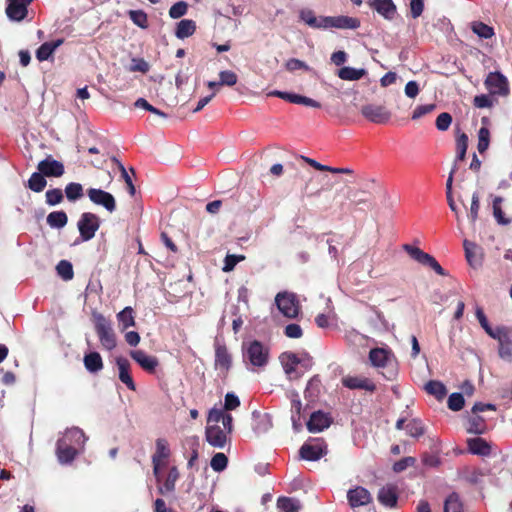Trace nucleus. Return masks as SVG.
Listing matches in <instances>:
<instances>
[{"mask_svg": "<svg viewBox=\"0 0 512 512\" xmlns=\"http://www.w3.org/2000/svg\"><path fill=\"white\" fill-rule=\"evenodd\" d=\"M88 437L78 427H71L60 434L56 443V457L61 465L71 464L84 451Z\"/></svg>", "mask_w": 512, "mask_h": 512, "instance_id": "obj_1", "label": "nucleus"}, {"mask_svg": "<svg viewBox=\"0 0 512 512\" xmlns=\"http://www.w3.org/2000/svg\"><path fill=\"white\" fill-rule=\"evenodd\" d=\"M232 421V416L223 409L212 408L207 417L206 441L215 448H224L233 430Z\"/></svg>", "mask_w": 512, "mask_h": 512, "instance_id": "obj_2", "label": "nucleus"}, {"mask_svg": "<svg viewBox=\"0 0 512 512\" xmlns=\"http://www.w3.org/2000/svg\"><path fill=\"white\" fill-rule=\"evenodd\" d=\"M371 365L382 370V375L387 380H393L398 374V363L390 349L373 348L369 352Z\"/></svg>", "mask_w": 512, "mask_h": 512, "instance_id": "obj_3", "label": "nucleus"}, {"mask_svg": "<svg viewBox=\"0 0 512 512\" xmlns=\"http://www.w3.org/2000/svg\"><path fill=\"white\" fill-rule=\"evenodd\" d=\"M92 318L101 346L108 351L113 350L117 345V339L112 323L98 312H93Z\"/></svg>", "mask_w": 512, "mask_h": 512, "instance_id": "obj_4", "label": "nucleus"}, {"mask_svg": "<svg viewBox=\"0 0 512 512\" xmlns=\"http://www.w3.org/2000/svg\"><path fill=\"white\" fill-rule=\"evenodd\" d=\"M243 361L255 367H264L268 363L269 350L261 342L254 340L242 345Z\"/></svg>", "mask_w": 512, "mask_h": 512, "instance_id": "obj_5", "label": "nucleus"}, {"mask_svg": "<svg viewBox=\"0 0 512 512\" xmlns=\"http://www.w3.org/2000/svg\"><path fill=\"white\" fill-rule=\"evenodd\" d=\"M492 339L498 342V355L505 362H512V328L497 326Z\"/></svg>", "mask_w": 512, "mask_h": 512, "instance_id": "obj_6", "label": "nucleus"}, {"mask_svg": "<svg viewBox=\"0 0 512 512\" xmlns=\"http://www.w3.org/2000/svg\"><path fill=\"white\" fill-rule=\"evenodd\" d=\"M100 218L91 212H84L77 223L79 234L82 241H89L94 238L100 227Z\"/></svg>", "mask_w": 512, "mask_h": 512, "instance_id": "obj_7", "label": "nucleus"}, {"mask_svg": "<svg viewBox=\"0 0 512 512\" xmlns=\"http://www.w3.org/2000/svg\"><path fill=\"white\" fill-rule=\"evenodd\" d=\"M275 303L283 316L287 318H295L298 316L300 306L298 299L294 293H278L275 297Z\"/></svg>", "mask_w": 512, "mask_h": 512, "instance_id": "obj_8", "label": "nucleus"}, {"mask_svg": "<svg viewBox=\"0 0 512 512\" xmlns=\"http://www.w3.org/2000/svg\"><path fill=\"white\" fill-rule=\"evenodd\" d=\"M403 249L409 254V256L417 261L418 263L428 266L433 269L438 275H446L444 269L436 261V259L430 254L422 251L420 248L412 246L410 244H404Z\"/></svg>", "mask_w": 512, "mask_h": 512, "instance_id": "obj_9", "label": "nucleus"}, {"mask_svg": "<svg viewBox=\"0 0 512 512\" xmlns=\"http://www.w3.org/2000/svg\"><path fill=\"white\" fill-rule=\"evenodd\" d=\"M484 84L491 95L505 97L510 93L508 80L500 72H490L487 75Z\"/></svg>", "mask_w": 512, "mask_h": 512, "instance_id": "obj_10", "label": "nucleus"}, {"mask_svg": "<svg viewBox=\"0 0 512 512\" xmlns=\"http://www.w3.org/2000/svg\"><path fill=\"white\" fill-rule=\"evenodd\" d=\"M361 114L369 121L376 124H385L391 118V112L382 105L367 104L362 106Z\"/></svg>", "mask_w": 512, "mask_h": 512, "instance_id": "obj_11", "label": "nucleus"}, {"mask_svg": "<svg viewBox=\"0 0 512 512\" xmlns=\"http://www.w3.org/2000/svg\"><path fill=\"white\" fill-rule=\"evenodd\" d=\"M87 196L93 204L102 206L109 213H112L116 210L115 198L109 192H106L102 189L90 188L87 190Z\"/></svg>", "mask_w": 512, "mask_h": 512, "instance_id": "obj_12", "label": "nucleus"}, {"mask_svg": "<svg viewBox=\"0 0 512 512\" xmlns=\"http://www.w3.org/2000/svg\"><path fill=\"white\" fill-rule=\"evenodd\" d=\"M6 15L10 21L20 22L24 20L28 14V6L33 0H6Z\"/></svg>", "mask_w": 512, "mask_h": 512, "instance_id": "obj_13", "label": "nucleus"}, {"mask_svg": "<svg viewBox=\"0 0 512 512\" xmlns=\"http://www.w3.org/2000/svg\"><path fill=\"white\" fill-rule=\"evenodd\" d=\"M279 360L289 379H298L303 375V372H299L298 354L284 352L280 355Z\"/></svg>", "mask_w": 512, "mask_h": 512, "instance_id": "obj_14", "label": "nucleus"}, {"mask_svg": "<svg viewBox=\"0 0 512 512\" xmlns=\"http://www.w3.org/2000/svg\"><path fill=\"white\" fill-rule=\"evenodd\" d=\"M299 19L312 29H328V16H317L309 8H303L299 11Z\"/></svg>", "mask_w": 512, "mask_h": 512, "instance_id": "obj_15", "label": "nucleus"}, {"mask_svg": "<svg viewBox=\"0 0 512 512\" xmlns=\"http://www.w3.org/2000/svg\"><path fill=\"white\" fill-rule=\"evenodd\" d=\"M300 457L307 461H317L326 454V447L319 441L306 442L300 448Z\"/></svg>", "mask_w": 512, "mask_h": 512, "instance_id": "obj_16", "label": "nucleus"}, {"mask_svg": "<svg viewBox=\"0 0 512 512\" xmlns=\"http://www.w3.org/2000/svg\"><path fill=\"white\" fill-rule=\"evenodd\" d=\"M38 170L46 177H60L64 174V165L51 157L38 163Z\"/></svg>", "mask_w": 512, "mask_h": 512, "instance_id": "obj_17", "label": "nucleus"}, {"mask_svg": "<svg viewBox=\"0 0 512 512\" xmlns=\"http://www.w3.org/2000/svg\"><path fill=\"white\" fill-rule=\"evenodd\" d=\"M360 20L356 17H350L345 15L328 16V29H350L355 30L360 27Z\"/></svg>", "mask_w": 512, "mask_h": 512, "instance_id": "obj_18", "label": "nucleus"}, {"mask_svg": "<svg viewBox=\"0 0 512 512\" xmlns=\"http://www.w3.org/2000/svg\"><path fill=\"white\" fill-rule=\"evenodd\" d=\"M129 355L142 369H144L147 372H154V370L158 366L157 358L148 355L143 350H131Z\"/></svg>", "mask_w": 512, "mask_h": 512, "instance_id": "obj_19", "label": "nucleus"}, {"mask_svg": "<svg viewBox=\"0 0 512 512\" xmlns=\"http://www.w3.org/2000/svg\"><path fill=\"white\" fill-rule=\"evenodd\" d=\"M331 424V418L322 411L313 412L307 422V429L311 433H318L328 428Z\"/></svg>", "mask_w": 512, "mask_h": 512, "instance_id": "obj_20", "label": "nucleus"}, {"mask_svg": "<svg viewBox=\"0 0 512 512\" xmlns=\"http://www.w3.org/2000/svg\"><path fill=\"white\" fill-rule=\"evenodd\" d=\"M347 499L351 507L355 508L369 504L372 497L367 489L363 487H356L347 492Z\"/></svg>", "mask_w": 512, "mask_h": 512, "instance_id": "obj_21", "label": "nucleus"}, {"mask_svg": "<svg viewBox=\"0 0 512 512\" xmlns=\"http://www.w3.org/2000/svg\"><path fill=\"white\" fill-rule=\"evenodd\" d=\"M116 365L118 368V377L122 383H124L127 388L131 391H135L136 385L132 379L131 373H130V363L129 361L124 357H117L116 358Z\"/></svg>", "mask_w": 512, "mask_h": 512, "instance_id": "obj_22", "label": "nucleus"}, {"mask_svg": "<svg viewBox=\"0 0 512 512\" xmlns=\"http://www.w3.org/2000/svg\"><path fill=\"white\" fill-rule=\"evenodd\" d=\"M342 384L349 389H363L374 391L376 386L368 378L362 376H346L342 379Z\"/></svg>", "mask_w": 512, "mask_h": 512, "instance_id": "obj_23", "label": "nucleus"}, {"mask_svg": "<svg viewBox=\"0 0 512 512\" xmlns=\"http://www.w3.org/2000/svg\"><path fill=\"white\" fill-rule=\"evenodd\" d=\"M379 502L386 507H394L397 504L398 495L394 485H386L378 492Z\"/></svg>", "mask_w": 512, "mask_h": 512, "instance_id": "obj_24", "label": "nucleus"}, {"mask_svg": "<svg viewBox=\"0 0 512 512\" xmlns=\"http://www.w3.org/2000/svg\"><path fill=\"white\" fill-rule=\"evenodd\" d=\"M370 6L388 20L393 19L396 13V6L392 0H372Z\"/></svg>", "mask_w": 512, "mask_h": 512, "instance_id": "obj_25", "label": "nucleus"}, {"mask_svg": "<svg viewBox=\"0 0 512 512\" xmlns=\"http://www.w3.org/2000/svg\"><path fill=\"white\" fill-rule=\"evenodd\" d=\"M469 452L475 455L486 456L491 452L490 445L482 438H471L467 440Z\"/></svg>", "mask_w": 512, "mask_h": 512, "instance_id": "obj_26", "label": "nucleus"}, {"mask_svg": "<svg viewBox=\"0 0 512 512\" xmlns=\"http://www.w3.org/2000/svg\"><path fill=\"white\" fill-rule=\"evenodd\" d=\"M231 366V356L227 351V348L222 345H218L215 350V367L222 371H227Z\"/></svg>", "mask_w": 512, "mask_h": 512, "instance_id": "obj_27", "label": "nucleus"}, {"mask_svg": "<svg viewBox=\"0 0 512 512\" xmlns=\"http://www.w3.org/2000/svg\"><path fill=\"white\" fill-rule=\"evenodd\" d=\"M456 170H457V166L455 163L451 172L449 173V176L446 181V197H447V202H448L449 208L451 209V211H453L455 213L457 222L460 225L461 220H460V216H459V210L455 204V201L453 199V194H452L453 177H454V173L456 172Z\"/></svg>", "mask_w": 512, "mask_h": 512, "instance_id": "obj_28", "label": "nucleus"}, {"mask_svg": "<svg viewBox=\"0 0 512 512\" xmlns=\"http://www.w3.org/2000/svg\"><path fill=\"white\" fill-rule=\"evenodd\" d=\"M63 40L57 39L52 42L43 43L36 51V57L39 61H46L54 53V51L62 45Z\"/></svg>", "mask_w": 512, "mask_h": 512, "instance_id": "obj_29", "label": "nucleus"}, {"mask_svg": "<svg viewBox=\"0 0 512 512\" xmlns=\"http://www.w3.org/2000/svg\"><path fill=\"white\" fill-rule=\"evenodd\" d=\"M84 366L90 373H97L103 368V361L98 352H90L84 356Z\"/></svg>", "mask_w": 512, "mask_h": 512, "instance_id": "obj_30", "label": "nucleus"}, {"mask_svg": "<svg viewBox=\"0 0 512 512\" xmlns=\"http://www.w3.org/2000/svg\"><path fill=\"white\" fill-rule=\"evenodd\" d=\"M117 321L122 331H125L129 327L135 326V317L132 307L127 306L121 310L117 315Z\"/></svg>", "mask_w": 512, "mask_h": 512, "instance_id": "obj_31", "label": "nucleus"}, {"mask_svg": "<svg viewBox=\"0 0 512 512\" xmlns=\"http://www.w3.org/2000/svg\"><path fill=\"white\" fill-rule=\"evenodd\" d=\"M196 30V23L190 19H183L177 23L175 36L178 39H185L194 34Z\"/></svg>", "mask_w": 512, "mask_h": 512, "instance_id": "obj_32", "label": "nucleus"}, {"mask_svg": "<svg viewBox=\"0 0 512 512\" xmlns=\"http://www.w3.org/2000/svg\"><path fill=\"white\" fill-rule=\"evenodd\" d=\"M170 456V448L166 439L159 438L156 440V451L152 456V462L166 463Z\"/></svg>", "mask_w": 512, "mask_h": 512, "instance_id": "obj_33", "label": "nucleus"}, {"mask_svg": "<svg viewBox=\"0 0 512 512\" xmlns=\"http://www.w3.org/2000/svg\"><path fill=\"white\" fill-rule=\"evenodd\" d=\"M366 70L363 68L357 69L349 66L339 69L337 75L340 79L346 81H357L366 75Z\"/></svg>", "mask_w": 512, "mask_h": 512, "instance_id": "obj_34", "label": "nucleus"}, {"mask_svg": "<svg viewBox=\"0 0 512 512\" xmlns=\"http://www.w3.org/2000/svg\"><path fill=\"white\" fill-rule=\"evenodd\" d=\"M46 221L51 228L61 229L66 226L68 217L64 211H53L48 214Z\"/></svg>", "mask_w": 512, "mask_h": 512, "instance_id": "obj_35", "label": "nucleus"}, {"mask_svg": "<svg viewBox=\"0 0 512 512\" xmlns=\"http://www.w3.org/2000/svg\"><path fill=\"white\" fill-rule=\"evenodd\" d=\"M277 507L282 512H299L300 502L291 497H279Z\"/></svg>", "mask_w": 512, "mask_h": 512, "instance_id": "obj_36", "label": "nucleus"}, {"mask_svg": "<svg viewBox=\"0 0 512 512\" xmlns=\"http://www.w3.org/2000/svg\"><path fill=\"white\" fill-rule=\"evenodd\" d=\"M427 393L435 396L438 400H442L446 394L447 389L445 385L440 381L431 380L425 385Z\"/></svg>", "mask_w": 512, "mask_h": 512, "instance_id": "obj_37", "label": "nucleus"}, {"mask_svg": "<svg viewBox=\"0 0 512 512\" xmlns=\"http://www.w3.org/2000/svg\"><path fill=\"white\" fill-rule=\"evenodd\" d=\"M64 192L66 198L71 202L79 200L84 195L83 186L80 183L76 182H71L67 184Z\"/></svg>", "mask_w": 512, "mask_h": 512, "instance_id": "obj_38", "label": "nucleus"}, {"mask_svg": "<svg viewBox=\"0 0 512 512\" xmlns=\"http://www.w3.org/2000/svg\"><path fill=\"white\" fill-rule=\"evenodd\" d=\"M46 185L47 181L45 176L40 171L32 173L28 180L29 189L37 193L43 191Z\"/></svg>", "mask_w": 512, "mask_h": 512, "instance_id": "obj_39", "label": "nucleus"}, {"mask_svg": "<svg viewBox=\"0 0 512 512\" xmlns=\"http://www.w3.org/2000/svg\"><path fill=\"white\" fill-rule=\"evenodd\" d=\"M179 478V472L176 467H172L166 477L162 487L159 488L160 493L172 492L175 489V484Z\"/></svg>", "mask_w": 512, "mask_h": 512, "instance_id": "obj_40", "label": "nucleus"}, {"mask_svg": "<svg viewBox=\"0 0 512 512\" xmlns=\"http://www.w3.org/2000/svg\"><path fill=\"white\" fill-rule=\"evenodd\" d=\"M444 512H463V504L458 494L451 493L445 500Z\"/></svg>", "mask_w": 512, "mask_h": 512, "instance_id": "obj_41", "label": "nucleus"}, {"mask_svg": "<svg viewBox=\"0 0 512 512\" xmlns=\"http://www.w3.org/2000/svg\"><path fill=\"white\" fill-rule=\"evenodd\" d=\"M407 434L411 437L418 438L425 432L423 423L418 419H412L405 425Z\"/></svg>", "mask_w": 512, "mask_h": 512, "instance_id": "obj_42", "label": "nucleus"}, {"mask_svg": "<svg viewBox=\"0 0 512 512\" xmlns=\"http://www.w3.org/2000/svg\"><path fill=\"white\" fill-rule=\"evenodd\" d=\"M468 148V136L465 133L458 134L456 138V161L464 160Z\"/></svg>", "mask_w": 512, "mask_h": 512, "instance_id": "obj_43", "label": "nucleus"}, {"mask_svg": "<svg viewBox=\"0 0 512 512\" xmlns=\"http://www.w3.org/2000/svg\"><path fill=\"white\" fill-rule=\"evenodd\" d=\"M56 270L58 275L65 281L71 280L74 276L72 264L67 260H61Z\"/></svg>", "mask_w": 512, "mask_h": 512, "instance_id": "obj_44", "label": "nucleus"}, {"mask_svg": "<svg viewBox=\"0 0 512 512\" xmlns=\"http://www.w3.org/2000/svg\"><path fill=\"white\" fill-rule=\"evenodd\" d=\"M475 316H476L477 320L479 321V324L481 325V327L484 329V331L490 337H492L495 333L496 327H492L489 324L488 319H487L486 315L484 314V311L481 307H479V306L476 307Z\"/></svg>", "mask_w": 512, "mask_h": 512, "instance_id": "obj_45", "label": "nucleus"}, {"mask_svg": "<svg viewBox=\"0 0 512 512\" xmlns=\"http://www.w3.org/2000/svg\"><path fill=\"white\" fill-rule=\"evenodd\" d=\"M479 209H480V196L477 192H474L472 194L471 205H470V209H469V213H468V218H469L472 226L475 225V223L478 219Z\"/></svg>", "mask_w": 512, "mask_h": 512, "instance_id": "obj_46", "label": "nucleus"}, {"mask_svg": "<svg viewBox=\"0 0 512 512\" xmlns=\"http://www.w3.org/2000/svg\"><path fill=\"white\" fill-rule=\"evenodd\" d=\"M490 143V131L487 127H481L478 131V145L477 149L479 153H484Z\"/></svg>", "mask_w": 512, "mask_h": 512, "instance_id": "obj_47", "label": "nucleus"}, {"mask_svg": "<svg viewBox=\"0 0 512 512\" xmlns=\"http://www.w3.org/2000/svg\"><path fill=\"white\" fill-rule=\"evenodd\" d=\"M485 423L482 417L476 416L469 420L467 432L470 434L480 435L485 432Z\"/></svg>", "mask_w": 512, "mask_h": 512, "instance_id": "obj_48", "label": "nucleus"}, {"mask_svg": "<svg viewBox=\"0 0 512 512\" xmlns=\"http://www.w3.org/2000/svg\"><path fill=\"white\" fill-rule=\"evenodd\" d=\"M472 30L475 34L484 39L491 38L494 35L492 27L482 22H474L472 25Z\"/></svg>", "mask_w": 512, "mask_h": 512, "instance_id": "obj_49", "label": "nucleus"}, {"mask_svg": "<svg viewBox=\"0 0 512 512\" xmlns=\"http://www.w3.org/2000/svg\"><path fill=\"white\" fill-rule=\"evenodd\" d=\"M228 464V458L224 453H216L210 462L211 468L215 472H221L223 471Z\"/></svg>", "mask_w": 512, "mask_h": 512, "instance_id": "obj_50", "label": "nucleus"}, {"mask_svg": "<svg viewBox=\"0 0 512 512\" xmlns=\"http://www.w3.org/2000/svg\"><path fill=\"white\" fill-rule=\"evenodd\" d=\"M45 198L49 206H55L62 202L63 192L59 188L49 189L45 193Z\"/></svg>", "mask_w": 512, "mask_h": 512, "instance_id": "obj_51", "label": "nucleus"}, {"mask_svg": "<svg viewBox=\"0 0 512 512\" xmlns=\"http://www.w3.org/2000/svg\"><path fill=\"white\" fill-rule=\"evenodd\" d=\"M113 162H115L121 172V177L123 178V180L125 181L126 185H127V188H128V192L131 196H133L135 194V186L132 182V179L130 177V175L128 174L126 168L124 167V165L115 157L112 158Z\"/></svg>", "mask_w": 512, "mask_h": 512, "instance_id": "obj_52", "label": "nucleus"}, {"mask_svg": "<svg viewBox=\"0 0 512 512\" xmlns=\"http://www.w3.org/2000/svg\"><path fill=\"white\" fill-rule=\"evenodd\" d=\"M188 4L184 1H179L173 4L169 9V16L172 19H178L187 13Z\"/></svg>", "mask_w": 512, "mask_h": 512, "instance_id": "obj_53", "label": "nucleus"}, {"mask_svg": "<svg viewBox=\"0 0 512 512\" xmlns=\"http://www.w3.org/2000/svg\"><path fill=\"white\" fill-rule=\"evenodd\" d=\"M244 259H245L244 255L227 254L224 259V265H223L222 270L224 272H230L235 268V266L239 262L243 261Z\"/></svg>", "mask_w": 512, "mask_h": 512, "instance_id": "obj_54", "label": "nucleus"}, {"mask_svg": "<svg viewBox=\"0 0 512 512\" xmlns=\"http://www.w3.org/2000/svg\"><path fill=\"white\" fill-rule=\"evenodd\" d=\"M132 22L140 28H147L148 19L146 13L141 10H132L129 12Z\"/></svg>", "mask_w": 512, "mask_h": 512, "instance_id": "obj_55", "label": "nucleus"}, {"mask_svg": "<svg viewBox=\"0 0 512 512\" xmlns=\"http://www.w3.org/2000/svg\"><path fill=\"white\" fill-rule=\"evenodd\" d=\"M464 397L462 393H452L448 398V408L452 411H459L464 406Z\"/></svg>", "mask_w": 512, "mask_h": 512, "instance_id": "obj_56", "label": "nucleus"}, {"mask_svg": "<svg viewBox=\"0 0 512 512\" xmlns=\"http://www.w3.org/2000/svg\"><path fill=\"white\" fill-rule=\"evenodd\" d=\"M285 68L290 71L294 72L296 70H304V71H311L312 69L302 60L297 58H291L286 61Z\"/></svg>", "mask_w": 512, "mask_h": 512, "instance_id": "obj_57", "label": "nucleus"}, {"mask_svg": "<svg viewBox=\"0 0 512 512\" xmlns=\"http://www.w3.org/2000/svg\"><path fill=\"white\" fill-rule=\"evenodd\" d=\"M220 84L226 86H233L237 83V75L230 70H224L219 73Z\"/></svg>", "mask_w": 512, "mask_h": 512, "instance_id": "obj_58", "label": "nucleus"}, {"mask_svg": "<svg viewBox=\"0 0 512 512\" xmlns=\"http://www.w3.org/2000/svg\"><path fill=\"white\" fill-rule=\"evenodd\" d=\"M268 96L279 97L283 100H286V101H288L290 103H294V104L299 103V97H300L299 94L284 92V91H280V90L271 91L268 93Z\"/></svg>", "mask_w": 512, "mask_h": 512, "instance_id": "obj_59", "label": "nucleus"}, {"mask_svg": "<svg viewBox=\"0 0 512 512\" xmlns=\"http://www.w3.org/2000/svg\"><path fill=\"white\" fill-rule=\"evenodd\" d=\"M284 334L288 338L299 339L302 337L303 331L300 325L296 323H291L284 328Z\"/></svg>", "mask_w": 512, "mask_h": 512, "instance_id": "obj_60", "label": "nucleus"}, {"mask_svg": "<svg viewBox=\"0 0 512 512\" xmlns=\"http://www.w3.org/2000/svg\"><path fill=\"white\" fill-rule=\"evenodd\" d=\"M452 123V117L449 113L443 112L436 119V127L440 131H446Z\"/></svg>", "mask_w": 512, "mask_h": 512, "instance_id": "obj_61", "label": "nucleus"}, {"mask_svg": "<svg viewBox=\"0 0 512 512\" xmlns=\"http://www.w3.org/2000/svg\"><path fill=\"white\" fill-rule=\"evenodd\" d=\"M129 70L131 72H142L146 73L149 71V64L142 58H133Z\"/></svg>", "mask_w": 512, "mask_h": 512, "instance_id": "obj_62", "label": "nucleus"}, {"mask_svg": "<svg viewBox=\"0 0 512 512\" xmlns=\"http://www.w3.org/2000/svg\"><path fill=\"white\" fill-rule=\"evenodd\" d=\"M416 460L414 457H405L401 460L397 461L393 465V470L397 473L404 471L410 466H413L415 464Z\"/></svg>", "mask_w": 512, "mask_h": 512, "instance_id": "obj_63", "label": "nucleus"}, {"mask_svg": "<svg viewBox=\"0 0 512 512\" xmlns=\"http://www.w3.org/2000/svg\"><path fill=\"white\" fill-rule=\"evenodd\" d=\"M240 405V400L238 398L237 395H235L234 393H227L225 395V402H224V408H222L224 411L225 410H234L236 409L238 406Z\"/></svg>", "mask_w": 512, "mask_h": 512, "instance_id": "obj_64", "label": "nucleus"}]
</instances>
